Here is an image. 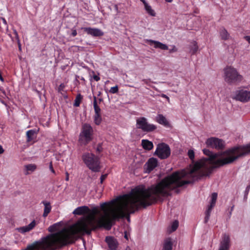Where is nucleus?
Here are the masks:
<instances>
[{
    "label": "nucleus",
    "mask_w": 250,
    "mask_h": 250,
    "mask_svg": "<svg viewBox=\"0 0 250 250\" xmlns=\"http://www.w3.org/2000/svg\"><path fill=\"white\" fill-rule=\"evenodd\" d=\"M234 99L242 102H247L250 100V91L244 89L237 90Z\"/></svg>",
    "instance_id": "9d476101"
},
{
    "label": "nucleus",
    "mask_w": 250,
    "mask_h": 250,
    "mask_svg": "<svg viewBox=\"0 0 250 250\" xmlns=\"http://www.w3.org/2000/svg\"><path fill=\"white\" fill-rule=\"evenodd\" d=\"M103 151L102 144H98L96 147V152L98 153H101Z\"/></svg>",
    "instance_id": "c9c22d12"
},
{
    "label": "nucleus",
    "mask_w": 250,
    "mask_h": 250,
    "mask_svg": "<svg viewBox=\"0 0 250 250\" xmlns=\"http://www.w3.org/2000/svg\"><path fill=\"white\" fill-rule=\"evenodd\" d=\"M142 145L143 147L146 150H150L153 147L152 142L147 140H142Z\"/></svg>",
    "instance_id": "aec40b11"
},
{
    "label": "nucleus",
    "mask_w": 250,
    "mask_h": 250,
    "mask_svg": "<svg viewBox=\"0 0 250 250\" xmlns=\"http://www.w3.org/2000/svg\"><path fill=\"white\" fill-rule=\"evenodd\" d=\"M244 38L249 43H250V36H246Z\"/></svg>",
    "instance_id": "49530a36"
},
{
    "label": "nucleus",
    "mask_w": 250,
    "mask_h": 250,
    "mask_svg": "<svg viewBox=\"0 0 250 250\" xmlns=\"http://www.w3.org/2000/svg\"><path fill=\"white\" fill-rule=\"evenodd\" d=\"M82 159L87 167L93 172H97L100 171L101 166L99 158L93 153H84Z\"/></svg>",
    "instance_id": "39448f33"
},
{
    "label": "nucleus",
    "mask_w": 250,
    "mask_h": 250,
    "mask_svg": "<svg viewBox=\"0 0 250 250\" xmlns=\"http://www.w3.org/2000/svg\"><path fill=\"white\" fill-rule=\"evenodd\" d=\"M213 206H211V205L208 206L207 210L206 211L205 213V222L207 223L209 218L210 212L212 210V208H213Z\"/></svg>",
    "instance_id": "a878e982"
},
{
    "label": "nucleus",
    "mask_w": 250,
    "mask_h": 250,
    "mask_svg": "<svg viewBox=\"0 0 250 250\" xmlns=\"http://www.w3.org/2000/svg\"><path fill=\"white\" fill-rule=\"evenodd\" d=\"M172 245L170 238L166 239L164 241L163 250H172Z\"/></svg>",
    "instance_id": "4be33fe9"
},
{
    "label": "nucleus",
    "mask_w": 250,
    "mask_h": 250,
    "mask_svg": "<svg viewBox=\"0 0 250 250\" xmlns=\"http://www.w3.org/2000/svg\"><path fill=\"white\" fill-rule=\"evenodd\" d=\"M156 121L159 124L163 125L165 126H168L169 123L162 114H158L156 117Z\"/></svg>",
    "instance_id": "6ab92c4d"
},
{
    "label": "nucleus",
    "mask_w": 250,
    "mask_h": 250,
    "mask_svg": "<svg viewBox=\"0 0 250 250\" xmlns=\"http://www.w3.org/2000/svg\"><path fill=\"white\" fill-rule=\"evenodd\" d=\"M198 46L197 45V43L196 42H192V46L190 48V51L192 53V54H194L198 51Z\"/></svg>",
    "instance_id": "c756f323"
},
{
    "label": "nucleus",
    "mask_w": 250,
    "mask_h": 250,
    "mask_svg": "<svg viewBox=\"0 0 250 250\" xmlns=\"http://www.w3.org/2000/svg\"><path fill=\"white\" fill-rule=\"evenodd\" d=\"M13 33L15 36L16 41H20L19 36L18 33L17 31H16V30H15V29L13 30Z\"/></svg>",
    "instance_id": "58836bf2"
},
{
    "label": "nucleus",
    "mask_w": 250,
    "mask_h": 250,
    "mask_svg": "<svg viewBox=\"0 0 250 250\" xmlns=\"http://www.w3.org/2000/svg\"><path fill=\"white\" fill-rule=\"evenodd\" d=\"M115 7L116 10L117 11H118V6H117V5H115Z\"/></svg>",
    "instance_id": "6e6d98bb"
},
{
    "label": "nucleus",
    "mask_w": 250,
    "mask_h": 250,
    "mask_svg": "<svg viewBox=\"0 0 250 250\" xmlns=\"http://www.w3.org/2000/svg\"><path fill=\"white\" fill-rule=\"evenodd\" d=\"M171 150L168 145L162 143L157 145L154 154L161 159H167L170 155Z\"/></svg>",
    "instance_id": "0eeeda50"
},
{
    "label": "nucleus",
    "mask_w": 250,
    "mask_h": 250,
    "mask_svg": "<svg viewBox=\"0 0 250 250\" xmlns=\"http://www.w3.org/2000/svg\"><path fill=\"white\" fill-rule=\"evenodd\" d=\"M206 144L208 147L215 148L217 150H221L225 148V142L222 139L216 137L208 138Z\"/></svg>",
    "instance_id": "1a4fd4ad"
},
{
    "label": "nucleus",
    "mask_w": 250,
    "mask_h": 250,
    "mask_svg": "<svg viewBox=\"0 0 250 250\" xmlns=\"http://www.w3.org/2000/svg\"><path fill=\"white\" fill-rule=\"evenodd\" d=\"M161 96L164 98H166L167 101H168V103H169L170 102V99H169V98L166 95L164 94H162Z\"/></svg>",
    "instance_id": "a19ab883"
},
{
    "label": "nucleus",
    "mask_w": 250,
    "mask_h": 250,
    "mask_svg": "<svg viewBox=\"0 0 250 250\" xmlns=\"http://www.w3.org/2000/svg\"><path fill=\"white\" fill-rule=\"evenodd\" d=\"M166 2H171L173 0H165Z\"/></svg>",
    "instance_id": "864d4df0"
},
{
    "label": "nucleus",
    "mask_w": 250,
    "mask_h": 250,
    "mask_svg": "<svg viewBox=\"0 0 250 250\" xmlns=\"http://www.w3.org/2000/svg\"><path fill=\"white\" fill-rule=\"evenodd\" d=\"M203 151L208 156V158H204L197 161L190 170L182 169L167 176H173L172 179L175 181V184L172 186V190L208 176L213 169L230 164L243 156L241 146L234 147L218 153H213L208 149H204Z\"/></svg>",
    "instance_id": "f03ea898"
},
{
    "label": "nucleus",
    "mask_w": 250,
    "mask_h": 250,
    "mask_svg": "<svg viewBox=\"0 0 250 250\" xmlns=\"http://www.w3.org/2000/svg\"><path fill=\"white\" fill-rule=\"evenodd\" d=\"M4 152V149L2 148V146L0 145V154L3 153Z\"/></svg>",
    "instance_id": "09e8293b"
},
{
    "label": "nucleus",
    "mask_w": 250,
    "mask_h": 250,
    "mask_svg": "<svg viewBox=\"0 0 250 250\" xmlns=\"http://www.w3.org/2000/svg\"><path fill=\"white\" fill-rule=\"evenodd\" d=\"M142 81L146 84H147L148 83V80H146V79H143L142 80Z\"/></svg>",
    "instance_id": "8fccbe9b"
},
{
    "label": "nucleus",
    "mask_w": 250,
    "mask_h": 250,
    "mask_svg": "<svg viewBox=\"0 0 250 250\" xmlns=\"http://www.w3.org/2000/svg\"><path fill=\"white\" fill-rule=\"evenodd\" d=\"M172 177H166L148 188L144 185L136 187L129 193L121 197L116 208L111 210L110 215L107 214L106 217L100 220L98 227H104L106 229L110 230L116 221L124 218L130 221L131 214L158 201L162 202L165 198L171 196L172 186L175 184Z\"/></svg>",
    "instance_id": "f257e3e1"
},
{
    "label": "nucleus",
    "mask_w": 250,
    "mask_h": 250,
    "mask_svg": "<svg viewBox=\"0 0 250 250\" xmlns=\"http://www.w3.org/2000/svg\"><path fill=\"white\" fill-rule=\"evenodd\" d=\"M230 239L228 235L224 234L220 242L219 250H229L230 246Z\"/></svg>",
    "instance_id": "ddd939ff"
},
{
    "label": "nucleus",
    "mask_w": 250,
    "mask_h": 250,
    "mask_svg": "<svg viewBox=\"0 0 250 250\" xmlns=\"http://www.w3.org/2000/svg\"><path fill=\"white\" fill-rule=\"evenodd\" d=\"M224 80L229 84H237L241 83L244 79L237 70L231 66H228L224 69Z\"/></svg>",
    "instance_id": "20e7f679"
},
{
    "label": "nucleus",
    "mask_w": 250,
    "mask_h": 250,
    "mask_svg": "<svg viewBox=\"0 0 250 250\" xmlns=\"http://www.w3.org/2000/svg\"><path fill=\"white\" fill-rule=\"evenodd\" d=\"M111 204L108 202L101 204V210L104 212V216L96 221L95 215L100 213L97 208L92 209V214L83 217L68 228H63L57 233L51 234L42 240V243L46 245L49 250H56L57 248L74 244L76 240L85 234L89 235L92 230L102 228L98 227L99 221L106 217L107 214L110 215L108 211Z\"/></svg>",
    "instance_id": "7ed1b4c3"
},
{
    "label": "nucleus",
    "mask_w": 250,
    "mask_h": 250,
    "mask_svg": "<svg viewBox=\"0 0 250 250\" xmlns=\"http://www.w3.org/2000/svg\"><path fill=\"white\" fill-rule=\"evenodd\" d=\"M66 177H65V180L66 181H68L69 180V173L68 172H65Z\"/></svg>",
    "instance_id": "de8ad7c7"
},
{
    "label": "nucleus",
    "mask_w": 250,
    "mask_h": 250,
    "mask_svg": "<svg viewBox=\"0 0 250 250\" xmlns=\"http://www.w3.org/2000/svg\"><path fill=\"white\" fill-rule=\"evenodd\" d=\"M148 42L150 45L154 44V47L155 48H160L162 50H166L168 49V46L159 41L150 40Z\"/></svg>",
    "instance_id": "dca6fc26"
},
{
    "label": "nucleus",
    "mask_w": 250,
    "mask_h": 250,
    "mask_svg": "<svg viewBox=\"0 0 250 250\" xmlns=\"http://www.w3.org/2000/svg\"><path fill=\"white\" fill-rule=\"evenodd\" d=\"M82 99V96L80 94H78L75 99L74 106L76 107L79 106Z\"/></svg>",
    "instance_id": "cd10ccee"
},
{
    "label": "nucleus",
    "mask_w": 250,
    "mask_h": 250,
    "mask_svg": "<svg viewBox=\"0 0 250 250\" xmlns=\"http://www.w3.org/2000/svg\"><path fill=\"white\" fill-rule=\"evenodd\" d=\"M102 121L101 114H95L94 115V122L96 125H100Z\"/></svg>",
    "instance_id": "393cba45"
},
{
    "label": "nucleus",
    "mask_w": 250,
    "mask_h": 250,
    "mask_svg": "<svg viewBox=\"0 0 250 250\" xmlns=\"http://www.w3.org/2000/svg\"><path fill=\"white\" fill-rule=\"evenodd\" d=\"M42 203L43 204L44 206V208L43 210V213L42 214V216L44 218L46 217L48 214L51 212L52 207L50 202L43 201L42 202Z\"/></svg>",
    "instance_id": "a211bd4d"
},
{
    "label": "nucleus",
    "mask_w": 250,
    "mask_h": 250,
    "mask_svg": "<svg viewBox=\"0 0 250 250\" xmlns=\"http://www.w3.org/2000/svg\"><path fill=\"white\" fill-rule=\"evenodd\" d=\"M179 226V222L177 220H175L172 222L171 226V232L175 231Z\"/></svg>",
    "instance_id": "473e14b6"
},
{
    "label": "nucleus",
    "mask_w": 250,
    "mask_h": 250,
    "mask_svg": "<svg viewBox=\"0 0 250 250\" xmlns=\"http://www.w3.org/2000/svg\"><path fill=\"white\" fill-rule=\"evenodd\" d=\"M99 103H100L103 101V100H102V99L100 98L99 99Z\"/></svg>",
    "instance_id": "5fc2aeb1"
},
{
    "label": "nucleus",
    "mask_w": 250,
    "mask_h": 250,
    "mask_svg": "<svg viewBox=\"0 0 250 250\" xmlns=\"http://www.w3.org/2000/svg\"><path fill=\"white\" fill-rule=\"evenodd\" d=\"M84 32L93 37H101L104 35V32L98 28L91 27H84L82 28Z\"/></svg>",
    "instance_id": "f8f14e48"
},
{
    "label": "nucleus",
    "mask_w": 250,
    "mask_h": 250,
    "mask_svg": "<svg viewBox=\"0 0 250 250\" xmlns=\"http://www.w3.org/2000/svg\"><path fill=\"white\" fill-rule=\"evenodd\" d=\"M125 238L126 239H127V237L126 235H125Z\"/></svg>",
    "instance_id": "13d9d810"
},
{
    "label": "nucleus",
    "mask_w": 250,
    "mask_h": 250,
    "mask_svg": "<svg viewBox=\"0 0 250 250\" xmlns=\"http://www.w3.org/2000/svg\"><path fill=\"white\" fill-rule=\"evenodd\" d=\"M65 85L64 83H61L58 87V91L62 93L63 91L65 88Z\"/></svg>",
    "instance_id": "e433bc0d"
},
{
    "label": "nucleus",
    "mask_w": 250,
    "mask_h": 250,
    "mask_svg": "<svg viewBox=\"0 0 250 250\" xmlns=\"http://www.w3.org/2000/svg\"><path fill=\"white\" fill-rule=\"evenodd\" d=\"M90 210L87 206H83L77 208L73 211V214L77 215H82L88 214Z\"/></svg>",
    "instance_id": "4468645a"
},
{
    "label": "nucleus",
    "mask_w": 250,
    "mask_h": 250,
    "mask_svg": "<svg viewBox=\"0 0 250 250\" xmlns=\"http://www.w3.org/2000/svg\"><path fill=\"white\" fill-rule=\"evenodd\" d=\"M36 222L35 220H33L28 225L22 227L18 229L19 231L21 233H25L26 232H28L32 230L36 225Z\"/></svg>",
    "instance_id": "f3484780"
},
{
    "label": "nucleus",
    "mask_w": 250,
    "mask_h": 250,
    "mask_svg": "<svg viewBox=\"0 0 250 250\" xmlns=\"http://www.w3.org/2000/svg\"><path fill=\"white\" fill-rule=\"evenodd\" d=\"M188 155L189 158L191 160H192V161L194 160V157H195V154H194V152L193 150H192V149L188 150Z\"/></svg>",
    "instance_id": "72a5a7b5"
},
{
    "label": "nucleus",
    "mask_w": 250,
    "mask_h": 250,
    "mask_svg": "<svg viewBox=\"0 0 250 250\" xmlns=\"http://www.w3.org/2000/svg\"><path fill=\"white\" fill-rule=\"evenodd\" d=\"M29 174V173H28V172H27L25 173V174H26V175H27V174Z\"/></svg>",
    "instance_id": "bf43d9fd"
},
{
    "label": "nucleus",
    "mask_w": 250,
    "mask_h": 250,
    "mask_svg": "<svg viewBox=\"0 0 250 250\" xmlns=\"http://www.w3.org/2000/svg\"><path fill=\"white\" fill-rule=\"evenodd\" d=\"M93 129L88 124L84 123L82 125L79 141L82 145H86L93 139Z\"/></svg>",
    "instance_id": "423d86ee"
},
{
    "label": "nucleus",
    "mask_w": 250,
    "mask_h": 250,
    "mask_svg": "<svg viewBox=\"0 0 250 250\" xmlns=\"http://www.w3.org/2000/svg\"><path fill=\"white\" fill-rule=\"evenodd\" d=\"M136 126L137 128L146 132L153 131L157 128L155 125L149 124L145 117H140L136 120Z\"/></svg>",
    "instance_id": "6e6552de"
},
{
    "label": "nucleus",
    "mask_w": 250,
    "mask_h": 250,
    "mask_svg": "<svg viewBox=\"0 0 250 250\" xmlns=\"http://www.w3.org/2000/svg\"><path fill=\"white\" fill-rule=\"evenodd\" d=\"M243 156L250 153V144L246 146H242Z\"/></svg>",
    "instance_id": "7c9ffc66"
},
{
    "label": "nucleus",
    "mask_w": 250,
    "mask_h": 250,
    "mask_svg": "<svg viewBox=\"0 0 250 250\" xmlns=\"http://www.w3.org/2000/svg\"><path fill=\"white\" fill-rule=\"evenodd\" d=\"M17 43H18V48H19V49L20 51H21V42H20V40L19 41H17Z\"/></svg>",
    "instance_id": "a18cd8bd"
},
{
    "label": "nucleus",
    "mask_w": 250,
    "mask_h": 250,
    "mask_svg": "<svg viewBox=\"0 0 250 250\" xmlns=\"http://www.w3.org/2000/svg\"><path fill=\"white\" fill-rule=\"evenodd\" d=\"M27 171H34L37 168V167L34 164H29L25 166Z\"/></svg>",
    "instance_id": "2f4dec72"
},
{
    "label": "nucleus",
    "mask_w": 250,
    "mask_h": 250,
    "mask_svg": "<svg viewBox=\"0 0 250 250\" xmlns=\"http://www.w3.org/2000/svg\"><path fill=\"white\" fill-rule=\"evenodd\" d=\"M107 176V174H103L101 175V176L100 177V183L101 184H102L103 183L104 181L106 178Z\"/></svg>",
    "instance_id": "4c0bfd02"
},
{
    "label": "nucleus",
    "mask_w": 250,
    "mask_h": 250,
    "mask_svg": "<svg viewBox=\"0 0 250 250\" xmlns=\"http://www.w3.org/2000/svg\"><path fill=\"white\" fill-rule=\"evenodd\" d=\"M140 1H141L144 3V4L146 3L145 0H140Z\"/></svg>",
    "instance_id": "603ef678"
},
{
    "label": "nucleus",
    "mask_w": 250,
    "mask_h": 250,
    "mask_svg": "<svg viewBox=\"0 0 250 250\" xmlns=\"http://www.w3.org/2000/svg\"><path fill=\"white\" fill-rule=\"evenodd\" d=\"M81 80H83V81H84V78H83V77L82 78Z\"/></svg>",
    "instance_id": "4d7b16f0"
},
{
    "label": "nucleus",
    "mask_w": 250,
    "mask_h": 250,
    "mask_svg": "<svg viewBox=\"0 0 250 250\" xmlns=\"http://www.w3.org/2000/svg\"><path fill=\"white\" fill-rule=\"evenodd\" d=\"M158 160L155 158H149L144 166V169L147 173H150L158 166Z\"/></svg>",
    "instance_id": "9b49d317"
},
{
    "label": "nucleus",
    "mask_w": 250,
    "mask_h": 250,
    "mask_svg": "<svg viewBox=\"0 0 250 250\" xmlns=\"http://www.w3.org/2000/svg\"><path fill=\"white\" fill-rule=\"evenodd\" d=\"M233 206L231 208V210L233 209Z\"/></svg>",
    "instance_id": "052dcab7"
},
{
    "label": "nucleus",
    "mask_w": 250,
    "mask_h": 250,
    "mask_svg": "<svg viewBox=\"0 0 250 250\" xmlns=\"http://www.w3.org/2000/svg\"><path fill=\"white\" fill-rule=\"evenodd\" d=\"M93 79L96 82H98L100 80V78L98 76L96 75L93 76Z\"/></svg>",
    "instance_id": "c03bdc74"
},
{
    "label": "nucleus",
    "mask_w": 250,
    "mask_h": 250,
    "mask_svg": "<svg viewBox=\"0 0 250 250\" xmlns=\"http://www.w3.org/2000/svg\"><path fill=\"white\" fill-rule=\"evenodd\" d=\"M217 193L213 192V193H212L211 196V202L210 203V205H211V206L214 207V206L216 204V200H217Z\"/></svg>",
    "instance_id": "c85d7f7f"
},
{
    "label": "nucleus",
    "mask_w": 250,
    "mask_h": 250,
    "mask_svg": "<svg viewBox=\"0 0 250 250\" xmlns=\"http://www.w3.org/2000/svg\"><path fill=\"white\" fill-rule=\"evenodd\" d=\"M2 21L4 24H5V25L7 24V22L5 19H2Z\"/></svg>",
    "instance_id": "3c124183"
},
{
    "label": "nucleus",
    "mask_w": 250,
    "mask_h": 250,
    "mask_svg": "<svg viewBox=\"0 0 250 250\" xmlns=\"http://www.w3.org/2000/svg\"><path fill=\"white\" fill-rule=\"evenodd\" d=\"M119 91V88L117 85L111 87L109 92L112 94L117 93Z\"/></svg>",
    "instance_id": "f704fd0d"
},
{
    "label": "nucleus",
    "mask_w": 250,
    "mask_h": 250,
    "mask_svg": "<svg viewBox=\"0 0 250 250\" xmlns=\"http://www.w3.org/2000/svg\"><path fill=\"white\" fill-rule=\"evenodd\" d=\"M105 242L108 244V247L111 250H115L117 247V242L114 237L107 236L105 238Z\"/></svg>",
    "instance_id": "2eb2a0df"
},
{
    "label": "nucleus",
    "mask_w": 250,
    "mask_h": 250,
    "mask_svg": "<svg viewBox=\"0 0 250 250\" xmlns=\"http://www.w3.org/2000/svg\"><path fill=\"white\" fill-rule=\"evenodd\" d=\"M77 31L76 29H72V33H71V35L73 36V37H75L77 35Z\"/></svg>",
    "instance_id": "37998d69"
},
{
    "label": "nucleus",
    "mask_w": 250,
    "mask_h": 250,
    "mask_svg": "<svg viewBox=\"0 0 250 250\" xmlns=\"http://www.w3.org/2000/svg\"><path fill=\"white\" fill-rule=\"evenodd\" d=\"M93 107L94 109L95 114H101V108L98 105L96 97L94 96Z\"/></svg>",
    "instance_id": "b1692460"
},
{
    "label": "nucleus",
    "mask_w": 250,
    "mask_h": 250,
    "mask_svg": "<svg viewBox=\"0 0 250 250\" xmlns=\"http://www.w3.org/2000/svg\"><path fill=\"white\" fill-rule=\"evenodd\" d=\"M35 132V131L32 129L29 130L26 132L27 142H30L33 140Z\"/></svg>",
    "instance_id": "5701e85b"
},
{
    "label": "nucleus",
    "mask_w": 250,
    "mask_h": 250,
    "mask_svg": "<svg viewBox=\"0 0 250 250\" xmlns=\"http://www.w3.org/2000/svg\"><path fill=\"white\" fill-rule=\"evenodd\" d=\"M220 35L221 39L223 40H229L230 38V35L228 32L227 30L224 28L222 27L220 30Z\"/></svg>",
    "instance_id": "412c9836"
},
{
    "label": "nucleus",
    "mask_w": 250,
    "mask_h": 250,
    "mask_svg": "<svg viewBox=\"0 0 250 250\" xmlns=\"http://www.w3.org/2000/svg\"><path fill=\"white\" fill-rule=\"evenodd\" d=\"M177 51V48L175 46H173V48L172 49H169V53H173Z\"/></svg>",
    "instance_id": "79ce46f5"
},
{
    "label": "nucleus",
    "mask_w": 250,
    "mask_h": 250,
    "mask_svg": "<svg viewBox=\"0 0 250 250\" xmlns=\"http://www.w3.org/2000/svg\"><path fill=\"white\" fill-rule=\"evenodd\" d=\"M144 5L145 9L148 14L152 16H155V13L154 11L151 8L150 6H149L147 3H145Z\"/></svg>",
    "instance_id": "bb28decb"
},
{
    "label": "nucleus",
    "mask_w": 250,
    "mask_h": 250,
    "mask_svg": "<svg viewBox=\"0 0 250 250\" xmlns=\"http://www.w3.org/2000/svg\"><path fill=\"white\" fill-rule=\"evenodd\" d=\"M49 169L52 173H53L54 174H55V171L53 167L52 162H50L49 163Z\"/></svg>",
    "instance_id": "ea45409f"
}]
</instances>
